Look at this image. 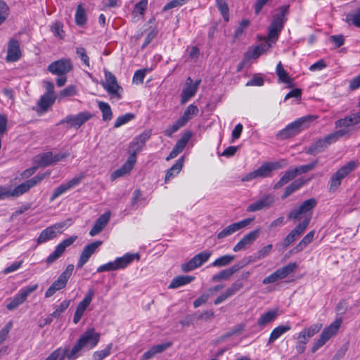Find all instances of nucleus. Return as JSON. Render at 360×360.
<instances>
[{
	"mask_svg": "<svg viewBox=\"0 0 360 360\" xmlns=\"http://www.w3.org/2000/svg\"><path fill=\"white\" fill-rule=\"evenodd\" d=\"M192 135L193 134L191 131H188L184 133L181 138L176 141L173 148L178 151V153H181L191 138Z\"/></svg>",
	"mask_w": 360,
	"mask_h": 360,
	"instance_id": "49530a36",
	"label": "nucleus"
},
{
	"mask_svg": "<svg viewBox=\"0 0 360 360\" xmlns=\"http://www.w3.org/2000/svg\"><path fill=\"white\" fill-rule=\"evenodd\" d=\"M201 82V79L196 80L193 83L191 77H188L186 81L185 87L181 95V103L184 104L195 96Z\"/></svg>",
	"mask_w": 360,
	"mask_h": 360,
	"instance_id": "b1692460",
	"label": "nucleus"
},
{
	"mask_svg": "<svg viewBox=\"0 0 360 360\" xmlns=\"http://www.w3.org/2000/svg\"><path fill=\"white\" fill-rule=\"evenodd\" d=\"M63 23L56 21L51 27V31L56 37L63 39L65 37V32L63 30Z\"/></svg>",
	"mask_w": 360,
	"mask_h": 360,
	"instance_id": "052dcab7",
	"label": "nucleus"
},
{
	"mask_svg": "<svg viewBox=\"0 0 360 360\" xmlns=\"http://www.w3.org/2000/svg\"><path fill=\"white\" fill-rule=\"evenodd\" d=\"M105 82L103 84V88L108 92L111 98H116L117 100L121 98L119 91H122V88L117 84V79L110 72H105Z\"/></svg>",
	"mask_w": 360,
	"mask_h": 360,
	"instance_id": "a211bd4d",
	"label": "nucleus"
},
{
	"mask_svg": "<svg viewBox=\"0 0 360 360\" xmlns=\"http://www.w3.org/2000/svg\"><path fill=\"white\" fill-rule=\"evenodd\" d=\"M82 176H75L74 178L68 181L67 183L62 184L60 186H58L57 188L54 189L51 196L50 197V201H54L56 198L66 193L68 191L78 186L80 184L81 181L82 180Z\"/></svg>",
	"mask_w": 360,
	"mask_h": 360,
	"instance_id": "4be33fe9",
	"label": "nucleus"
},
{
	"mask_svg": "<svg viewBox=\"0 0 360 360\" xmlns=\"http://www.w3.org/2000/svg\"><path fill=\"white\" fill-rule=\"evenodd\" d=\"M311 217H306L303 221L297 224L283 239L282 243L283 249L288 248L297 238H299L307 229L309 224Z\"/></svg>",
	"mask_w": 360,
	"mask_h": 360,
	"instance_id": "4468645a",
	"label": "nucleus"
},
{
	"mask_svg": "<svg viewBox=\"0 0 360 360\" xmlns=\"http://www.w3.org/2000/svg\"><path fill=\"white\" fill-rule=\"evenodd\" d=\"M67 356L63 351V347L55 349L45 360H65Z\"/></svg>",
	"mask_w": 360,
	"mask_h": 360,
	"instance_id": "6e6d98bb",
	"label": "nucleus"
},
{
	"mask_svg": "<svg viewBox=\"0 0 360 360\" xmlns=\"http://www.w3.org/2000/svg\"><path fill=\"white\" fill-rule=\"evenodd\" d=\"M260 229H255L245 234L233 247V250L236 252L246 249L252 244L259 236Z\"/></svg>",
	"mask_w": 360,
	"mask_h": 360,
	"instance_id": "393cba45",
	"label": "nucleus"
},
{
	"mask_svg": "<svg viewBox=\"0 0 360 360\" xmlns=\"http://www.w3.org/2000/svg\"><path fill=\"white\" fill-rule=\"evenodd\" d=\"M297 267L296 262H290L287 265L276 269L274 272L269 276L264 278L262 281L264 285L274 283L279 280L287 278L289 275L292 274Z\"/></svg>",
	"mask_w": 360,
	"mask_h": 360,
	"instance_id": "1a4fd4ad",
	"label": "nucleus"
},
{
	"mask_svg": "<svg viewBox=\"0 0 360 360\" xmlns=\"http://www.w3.org/2000/svg\"><path fill=\"white\" fill-rule=\"evenodd\" d=\"M306 181V180H304L302 179H297L292 181L290 185H288L285 188L283 194L281 195V198H287L291 194L301 188L305 184Z\"/></svg>",
	"mask_w": 360,
	"mask_h": 360,
	"instance_id": "72a5a7b5",
	"label": "nucleus"
},
{
	"mask_svg": "<svg viewBox=\"0 0 360 360\" xmlns=\"http://www.w3.org/2000/svg\"><path fill=\"white\" fill-rule=\"evenodd\" d=\"M150 138L149 132H143L141 134L136 136L131 142H130L128 153V158L135 160L136 162V155L141 151L146 141Z\"/></svg>",
	"mask_w": 360,
	"mask_h": 360,
	"instance_id": "2eb2a0df",
	"label": "nucleus"
},
{
	"mask_svg": "<svg viewBox=\"0 0 360 360\" xmlns=\"http://www.w3.org/2000/svg\"><path fill=\"white\" fill-rule=\"evenodd\" d=\"M291 330V326L287 325H280L276 327L271 333L269 338L268 344L274 342L277 339L281 337L284 333Z\"/></svg>",
	"mask_w": 360,
	"mask_h": 360,
	"instance_id": "c9c22d12",
	"label": "nucleus"
},
{
	"mask_svg": "<svg viewBox=\"0 0 360 360\" xmlns=\"http://www.w3.org/2000/svg\"><path fill=\"white\" fill-rule=\"evenodd\" d=\"M212 255L211 251H204L195 255L188 262L181 264V270L184 272L191 271L196 268L200 266L203 263L206 262Z\"/></svg>",
	"mask_w": 360,
	"mask_h": 360,
	"instance_id": "f3484780",
	"label": "nucleus"
},
{
	"mask_svg": "<svg viewBox=\"0 0 360 360\" xmlns=\"http://www.w3.org/2000/svg\"><path fill=\"white\" fill-rule=\"evenodd\" d=\"M185 126L179 119H178L173 124L169 126L164 131L167 137H171L174 133L177 131L181 127Z\"/></svg>",
	"mask_w": 360,
	"mask_h": 360,
	"instance_id": "603ef678",
	"label": "nucleus"
},
{
	"mask_svg": "<svg viewBox=\"0 0 360 360\" xmlns=\"http://www.w3.org/2000/svg\"><path fill=\"white\" fill-rule=\"evenodd\" d=\"M110 214V212H105L96 219L93 228L89 231V235L91 236H94L102 231L109 221Z\"/></svg>",
	"mask_w": 360,
	"mask_h": 360,
	"instance_id": "c85d7f7f",
	"label": "nucleus"
},
{
	"mask_svg": "<svg viewBox=\"0 0 360 360\" xmlns=\"http://www.w3.org/2000/svg\"><path fill=\"white\" fill-rule=\"evenodd\" d=\"M100 340V334L94 328H88L83 333L72 349L63 348L68 360H75L82 355L83 349L90 350L94 348Z\"/></svg>",
	"mask_w": 360,
	"mask_h": 360,
	"instance_id": "f257e3e1",
	"label": "nucleus"
},
{
	"mask_svg": "<svg viewBox=\"0 0 360 360\" xmlns=\"http://www.w3.org/2000/svg\"><path fill=\"white\" fill-rule=\"evenodd\" d=\"M244 285L239 280L233 283L224 292L221 293L214 301L215 305H218L231 297L236 294L243 288Z\"/></svg>",
	"mask_w": 360,
	"mask_h": 360,
	"instance_id": "bb28decb",
	"label": "nucleus"
},
{
	"mask_svg": "<svg viewBox=\"0 0 360 360\" xmlns=\"http://www.w3.org/2000/svg\"><path fill=\"white\" fill-rule=\"evenodd\" d=\"M349 131L346 129H340L336 131L328 134L322 139H319L311 143L307 149L306 153L309 155H316L324 151L330 144L335 143L345 136H347Z\"/></svg>",
	"mask_w": 360,
	"mask_h": 360,
	"instance_id": "7ed1b4c3",
	"label": "nucleus"
},
{
	"mask_svg": "<svg viewBox=\"0 0 360 360\" xmlns=\"http://www.w3.org/2000/svg\"><path fill=\"white\" fill-rule=\"evenodd\" d=\"M101 244L102 241L96 240L86 245L80 255L77 267L79 269L82 268Z\"/></svg>",
	"mask_w": 360,
	"mask_h": 360,
	"instance_id": "a878e982",
	"label": "nucleus"
},
{
	"mask_svg": "<svg viewBox=\"0 0 360 360\" xmlns=\"http://www.w3.org/2000/svg\"><path fill=\"white\" fill-rule=\"evenodd\" d=\"M359 160H352L341 167L330 180V191H335L340 186L342 180L354 171L359 166Z\"/></svg>",
	"mask_w": 360,
	"mask_h": 360,
	"instance_id": "39448f33",
	"label": "nucleus"
},
{
	"mask_svg": "<svg viewBox=\"0 0 360 360\" xmlns=\"http://www.w3.org/2000/svg\"><path fill=\"white\" fill-rule=\"evenodd\" d=\"M316 205L317 200L315 198H311L306 200L300 205L298 208L291 210L288 213V217L290 219L297 220L300 219L301 215L307 214L309 213L305 217V218L308 217H311V212L313 209L316 206Z\"/></svg>",
	"mask_w": 360,
	"mask_h": 360,
	"instance_id": "f8f14e48",
	"label": "nucleus"
},
{
	"mask_svg": "<svg viewBox=\"0 0 360 360\" xmlns=\"http://www.w3.org/2000/svg\"><path fill=\"white\" fill-rule=\"evenodd\" d=\"M60 227L59 225H54L44 229L37 238V243L41 244L55 238L56 236V230Z\"/></svg>",
	"mask_w": 360,
	"mask_h": 360,
	"instance_id": "473e14b6",
	"label": "nucleus"
},
{
	"mask_svg": "<svg viewBox=\"0 0 360 360\" xmlns=\"http://www.w3.org/2000/svg\"><path fill=\"white\" fill-rule=\"evenodd\" d=\"M322 328V324L317 323L311 326L306 328L303 330L304 333L307 335L308 338H311L316 333H318Z\"/></svg>",
	"mask_w": 360,
	"mask_h": 360,
	"instance_id": "13d9d810",
	"label": "nucleus"
},
{
	"mask_svg": "<svg viewBox=\"0 0 360 360\" xmlns=\"http://www.w3.org/2000/svg\"><path fill=\"white\" fill-rule=\"evenodd\" d=\"M318 163L317 160H315L309 164L301 165L300 167L294 168L296 175L307 173L314 169Z\"/></svg>",
	"mask_w": 360,
	"mask_h": 360,
	"instance_id": "864d4df0",
	"label": "nucleus"
},
{
	"mask_svg": "<svg viewBox=\"0 0 360 360\" xmlns=\"http://www.w3.org/2000/svg\"><path fill=\"white\" fill-rule=\"evenodd\" d=\"M70 303V300H64L60 304L56 309V310L51 314V316L58 318L60 316L61 313L65 311L69 307Z\"/></svg>",
	"mask_w": 360,
	"mask_h": 360,
	"instance_id": "0e129e2a",
	"label": "nucleus"
},
{
	"mask_svg": "<svg viewBox=\"0 0 360 360\" xmlns=\"http://www.w3.org/2000/svg\"><path fill=\"white\" fill-rule=\"evenodd\" d=\"M147 6L148 0H140V1L134 6L133 13L143 15L145 11L147 9Z\"/></svg>",
	"mask_w": 360,
	"mask_h": 360,
	"instance_id": "e2e57ef3",
	"label": "nucleus"
},
{
	"mask_svg": "<svg viewBox=\"0 0 360 360\" xmlns=\"http://www.w3.org/2000/svg\"><path fill=\"white\" fill-rule=\"evenodd\" d=\"M250 21L248 20H243L238 27L236 28L235 33H234V37L238 38L244 32V30L249 26Z\"/></svg>",
	"mask_w": 360,
	"mask_h": 360,
	"instance_id": "774afa93",
	"label": "nucleus"
},
{
	"mask_svg": "<svg viewBox=\"0 0 360 360\" xmlns=\"http://www.w3.org/2000/svg\"><path fill=\"white\" fill-rule=\"evenodd\" d=\"M94 295V292L92 289H89L84 299L78 304L76 311L82 313L84 314V311H86V308L89 307V305L91 304L93 297Z\"/></svg>",
	"mask_w": 360,
	"mask_h": 360,
	"instance_id": "ea45409f",
	"label": "nucleus"
},
{
	"mask_svg": "<svg viewBox=\"0 0 360 360\" xmlns=\"http://www.w3.org/2000/svg\"><path fill=\"white\" fill-rule=\"evenodd\" d=\"M184 162V157L179 158L176 163L170 167L165 174V182L168 181L170 179L176 176L181 170Z\"/></svg>",
	"mask_w": 360,
	"mask_h": 360,
	"instance_id": "e433bc0d",
	"label": "nucleus"
},
{
	"mask_svg": "<svg viewBox=\"0 0 360 360\" xmlns=\"http://www.w3.org/2000/svg\"><path fill=\"white\" fill-rule=\"evenodd\" d=\"M86 22V16L85 9L79 4L77 6L75 13V22L78 26H83Z\"/></svg>",
	"mask_w": 360,
	"mask_h": 360,
	"instance_id": "8fccbe9b",
	"label": "nucleus"
},
{
	"mask_svg": "<svg viewBox=\"0 0 360 360\" xmlns=\"http://www.w3.org/2000/svg\"><path fill=\"white\" fill-rule=\"evenodd\" d=\"M281 167V164L278 162H265L262 164L258 169L249 172L248 174L244 175L241 178V181L246 182L250 181L256 179H264L268 176H270L271 172L274 170H276Z\"/></svg>",
	"mask_w": 360,
	"mask_h": 360,
	"instance_id": "0eeeda50",
	"label": "nucleus"
},
{
	"mask_svg": "<svg viewBox=\"0 0 360 360\" xmlns=\"http://www.w3.org/2000/svg\"><path fill=\"white\" fill-rule=\"evenodd\" d=\"M235 259L234 255H225L216 259L212 263V266L214 267H222L230 264Z\"/></svg>",
	"mask_w": 360,
	"mask_h": 360,
	"instance_id": "de8ad7c7",
	"label": "nucleus"
},
{
	"mask_svg": "<svg viewBox=\"0 0 360 360\" xmlns=\"http://www.w3.org/2000/svg\"><path fill=\"white\" fill-rule=\"evenodd\" d=\"M29 186H27L25 182H23L16 186L13 191L10 190V195L11 196H20L22 195L23 193H26L27 191H29Z\"/></svg>",
	"mask_w": 360,
	"mask_h": 360,
	"instance_id": "680f3d73",
	"label": "nucleus"
},
{
	"mask_svg": "<svg viewBox=\"0 0 360 360\" xmlns=\"http://www.w3.org/2000/svg\"><path fill=\"white\" fill-rule=\"evenodd\" d=\"M172 345V342H167L163 344L155 345L147 352H144L140 360H150L153 359L156 354H160L167 349L169 348Z\"/></svg>",
	"mask_w": 360,
	"mask_h": 360,
	"instance_id": "c756f323",
	"label": "nucleus"
},
{
	"mask_svg": "<svg viewBox=\"0 0 360 360\" xmlns=\"http://www.w3.org/2000/svg\"><path fill=\"white\" fill-rule=\"evenodd\" d=\"M38 288V284L25 286L21 288L19 292L13 297L9 303L6 304V309L12 311L25 302L27 297Z\"/></svg>",
	"mask_w": 360,
	"mask_h": 360,
	"instance_id": "9b49d317",
	"label": "nucleus"
},
{
	"mask_svg": "<svg viewBox=\"0 0 360 360\" xmlns=\"http://www.w3.org/2000/svg\"><path fill=\"white\" fill-rule=\"evenodd\" d=\"M98 108L102 112V118L105 122L111 120L112 117V112L111 108L108 103L99 101L98 103Z\"/></svg>",
	"mask_w": 360,
	"mask_h": 360,
	"instance_id": "37998d69",
	"label": "nucleus"
},
{
	"mask_svg": "<svg viewBox=\"0 0 360 360\" xmlns=\"http://www.w3.org/2000/svg\"><path fill=\"white\" fill-rule=\"evenodd\" d=\"M198 108L196 105L191 104L186 108L182 116H181L179 119L183 124H184V125H186V123L190 121L193 116L198 113Z\"/></svg>",
	"mask_w": 360,
	"mask_h": 360,
	"instance_id": "58836bf2",
	"label": "nucleus"
},
{
	"mask_svg": "<svg viewBox=\"0 0 360 360\" xmlns=\"http://www.w3.org/2000/svg\"><path fill=\"white\" fill-rule=\"evenodd\" d=\"M72 68L71 60L63 58L50 63L47 70L53 75L63 76L70 72Z\"/></svg>",
	"mask_w": 360,
	"mask_h": 360,
	"instance_id": "ddd939ff",
	"label": "nucleus"
},
{
	"mask_svg": "<svg viewBox=\"0 0 360 360\" xmlns=\"http://www.w3.org/2000/svg\"><path fill=\"white\" fill-rule=\"evenodd\" d=\"M55 101L54 95L44 94L38 102V105L43 110H46Z\"/></svg>",
	"mask_w": 360,
	"mask_h": 360,
	"instance_id": "09e8293b",
	"label": "nucleus"
},
{
	"mask_svg": "<svg viewBox=\"0 0 360 360\" xmlns=\"http://www.w3.org/2000/svg\"><path fill=\"white\" fill-rule=\"evenodd\" d=\"M276 310L269 311L260 316V318L257 320V324L259 326H265L269 323L273 321L276 318Z\"/></svg>",
	"mask_w": 360,
	"mask_h": 360,
	"instance_id": "a18cd8bd",
	"label": "nucleus"
},
{
	"mask_svg": "<svg viewBox=\"0 0 360 360\" xmlns=\"http://www.w3.org/2000/svg\"><path fill=\"white\" fill-rule=\"evenodd\" d=\"M77 238V236H73L63 240L55 248L54 251L46 258V262L48 265L53 263L60 257L62 256L66 248L70 246Z\"/></svg>",
	"mask_w": 360,
	"mask_h": 360,
	"instance_id": "6ab92c4d",
	"label": "nucleus"
},
{
	"mask_svg": "<svg viewBox=\"0 0 360 360\" xmlns=\"http://www.w3.org/2000/svg\"><path fill=\"white\" fill-rule=\"evenodd\" d=\"M195 279L192 276H178L174 277L168 286L169 289H176L190 283Z\"/></svg>",
	"mask_w": 360,
	"mask_h": 360,
	"instance_id": "f704fd0d",
	"label": "nucleus"
},
{
	"mask_svg": "<svg viewBox=\"0 0 360 360\" xmlns=\"http://www.w3.org/2000/svg\"><path fill=\"white\" fill-rule=\"evenodd\" d=\"M134 117V115L132 113H127L124 115L118 117L114 124V127L115 128H118L121 127L122 125L127 123L131 120H132Z\"/></svg>",
	"mask_w": 360,
	"mask_h": 360,
	"instance_id": "4d7b16f0",
	"label": "nucleus"
},
{
	"mask_svg": "<svg viewBox=\"0 0 360 360\" xmlns=\"http://www.w3.org/2000/svg\"><path fill=\"white\" fill-rule=\"evenodd\" d=\"M288 11L289 5H283L277 9V13L274 15L269 27L266 41L268 46H271V44H274L278 40L279 34L283 29L285 22L287 20L286 15Z\"/></svg>",
	"mask_w": 360,
	"mask_h": 360,
	"instance_id": "f03ea898",
	"label": "nucleus"
},
{
	"mask_svg": "<svg viewBox=\"0 0 360 360\" xmlns=\"http://www.w3.org/2000/svg\"><path fill=\"white\" fill-rule=\"evenodd\" d=\"M68 155L69 153H66L53 154L52 152H47L39 155L37 162L40 167H47L56 164Z\"/></svg>",
	"mask_w": 360,
	"mask_h": 360,
	"instance_id": "5701e85b",
	"label": "nucleus"
},
{
	"mask_svg": "<svg viewBox=\"0 0 360 360\" xmlns=\"http://www.w3.org/2000/svg\"><path fill=\"white\" fill-rule=\"evenodd\" d=\"M252 221V218H247L240 221L231 224L223 229L220 232H219L217 235V239L221 240L226 237H228L237 231L248 226Z\"/></svg>",
	"mask_w": 360,
	"mask_h": 360,
	"instance_id": "412c9836",
	"label": "nucleus"
},
{
	"mask_svg": "<svg viewBox=\"0 0 360 360\" xmlns=\"http://www.w3.org/2000/svg\"><path fill=\"white\" fill-rule=\"evenodd\" d=\"M92 115L89 112H81L75 115H69L61 120L57 124L60 125L65 123L68 124L69 127L79 128L86 122L90 120Z\"/></svg>",
	"mask_w": 360,
	"mask_h": 360,
	"instance_id": "dca6fc26",
	"label": "nucleus"
},
{
	"mask_svg": "<svg viewBox=\"0 0 360 360\" xmlns=\"http://www.w3.org/2000/svg\"><path fill=\"white\" fill-rule=\"evenodd\" d=\"M112 347V344L110 343L103 349L94 352L92 356L93 360H103L110 354Z\"/></svg>",
	"mask_w": 360,
	"mask_h": 360,
	"instance_id": "3c124183",
	"label": "nucleus"
},
{
	"mask_svg": "<svg viewBox=\"0 0 360 360\" xmlns=\"http://www.w3.org/2000/svg\"><path fill=\"white\" fill-rule=\"evenodd\" d=\"M345 21L349 25H352L360 28V8L346 15Z\"/></svg>",
	"mask_w": 360,
	"mask_h": 360,
	"instance_id": "c03bdc74",
	"label": "nucleus"
},
{
	"mask_svg": "<svg viewBox=\"0 0 360 360\" xmlns=\"http://www.w3.org/2000/svg\"><path fill=\"white\" fill-rule=\"evenodd\" d=\"M74 270V265L69 264L65 271L58 276L51 286L45 292V297L53 296L58 290L64 288L66 286L68 279L71 276Z\"/></svg>",
	"mask_w": 360,
	"mask_h": 360,
	"instance_id": "6e6552de",
	"label": "nucleus"
},
{
	"mask_svg": "<svg viewBox=\"0 0 360 360\" xmlns=\"http://www.w3.org/2000/svg\"><path fill=\"white\" fill-rule=\"evenodd\" d=\"M9 14V8L4 0H0V25L6 20Z\"/></svg>",
	"mask_w": 360,
	"mask_h": 360,
	"instance_id": "bf43d9fd",
	"label": "nucleus"
},
{
	"mask_svg": "<svg viewBox=\"0 0 360 360\" xmlns=\"http://www.w3.org/2000/svg\"><path fill=\"white\" fill-rule=\"evenodd\" d=\"M315 117L311 115H307L302 117L295 121L288 124L285 128L280 130L276 134V138L279 140H284L296 136L301 131L309 127V123H311Z\"/></svg>",
	"mask_w": 360,
	"mask_h": 360,
	"instance_id": "20e7f679",
	"label": "nucleus"
},
{
	"mask_svg": "<svg viewBox=\"0 0 360 360\" xmlns=\"http://www.w3.org/2000/svg\"><path fill=\"white\" fill-rule=\"evenodd\" d=\"M21 56L20 41L14 38H11L8 44L6 60L8 62H15L20 60Z\"/></svg>",
	"mask_w": 360,
	"mask_h": 360,
	"instance_id": "cd10ccee",
	"label": "nucleus"
},
{
	"mask_svg": "<svg viewBox=\"0 0 360 360\" xmlns=\"http://www.w3.org/2000/svg\"><path fill=\"white\" fill-rule=\"evenodd\" d=\"M117 269V266L116 265L115 261L109 262L106 264H104L103 265H101L97 269V272L101 273L103 271H116Z\"/></svg>",
	"mask_w": 360,
	"mask_h": 360,
	"instance_id": "69168bd1",
	"label": "nucleus"
},
{
	"mask_svg": "<svg viewBox=\"0 0 360 360\" xmlns=\"http://www.w3.org/2000/svg\"><path fill=\"white\" fill-rule=\"evenodd\" d=\"M359 123V122L357 120L354 113H352L349 115L345 117L344 118L338 120L335 122V124L337 128H342L347 129L349 131V134L347 135H349L350 131L349 130L348 128L354 126Z\"/></svg>",
	"mask_w": 360,
	"mask_h": 360,
	"instance_id": "7c9ffc66",
	"label": "nucleus"
},
{
	"mask_svg": "<svg viewBox=\"0 0 360 360\" xmlns=\"http://www.w3.org/2000/svg\"><path fill=\"white\" fill-rule=\"evenodd\" d=\"M217 8L225 20H229V7L225 0H216Z\"/></svg>",
	"mask_w": 360,
	"mask_h": 360,
	"instance_id": "5fc2aeb1",
	"label": "nucleus"
},
{
	"mask_svg": "<svg viewBox=\"0 0 360 360\" xmlns=\"http://www.w3.org/2000/svg\"><path fill=\"white\" fill-rule=\"evenodd\" d=\"M297 176L295 171L293 169H288L286 171L284 174L281 177L277 183H276L274 186V189H278L281 188L283 186L288 183L290 181L293 179Z\"/></svg>",
	"mask_w": 360,
	"mask_h": 360,
	"instance_id": "a19ab883",
	"label": "nucleus"
},
{
	"mask_svg": "<svg viewBox=\"0 0 360 360\" xmlns=\"http://www.w3.org/2000/svg\"><path fill=\"white\" fill-rule=\"evenodd\" d=\"M315 231H311L309 232L300 242L299 243L292 249L290 251L292 253H298L304 250L308 244H309L314 236Z\"/></svg>",
	"mask_w": 360,
	"mask_h": 360,
	"instance_id": "4c0bfd02",
	"label": "nucleus"
},
{
	"mask_svg": "<svg viewBox=\"0 0 360 360\" xmlns=\"http://www.w3.org/2000/svg\"><path fill=\"white\" fill-rule=\"evenodd\" d=\"M76 53L80 58L83 63L86 66L89 67V58L86 53V50L83 47H78L76 49Z\"/></svg>",
	"mask_w": 360,
	"mask_h": 360,
	"instance_id": "338daca9",
	"label": "nucleus"
},
{
	"mask_svg": "<svg viewBox=\"0 0 360 360\" xmlns=\"http://www.w3.org/2000/svg\"><path fill=\"white\" fill-rule=\"evenodd\" d=\"M342 321L340 319L336 320L333 322L329 326L326 327L321 332L319 338L314 344L311 352L314 353L320 347H321L332 336L336 334L338 330L341 325Z\"/></svg>",
	"mask_w": 360,
	"mask_h": 360,
	"instance_id": "9d476101",
	"label": "nucleus"
},
{
	"mask_svg": "<svg viewBox=\"0 0 360 360\" xmlns=\"http://www.w3.org/2000/svg\"><path fill=\"white\" fill-rule=\"evenodd\" d=\"M140 256L138 253H126L122 257L115 259L117 269H123L130 264L134 259L139 260Z\"/></svg>",
	"mask_w": 360,
	"mask_h": 360,
	"instance_id": "2f4dec72",
	"label": "nucleus"
},
{
	"mask_svg": "<svg viewBox=\"0 0 360 360\" xmlns=\"http://www.w3.org/2000/svg\"><path fill=\"white\" fill-rule=\"evenodd\" d=\"M359 160H352L341 167L330 180V191H335L340 186L342 180L354 171L359 166Z\"/></svg>",
	"mask_w": 360,
	"mask_h": 360,
	"instance_id": "423d86ee",
	"label": "nucleus"
},
{
	"mask_svg": "<svg viewBox=\"0 0 360 360\" xmlns=\"http://www.w3.org/2000/svg\"><path fill=\"white\" fill-rule=\"evenodd\" d=\"M275 202V196L272 193H268L250 204L247 207L248 212H257L269 208Z\"/></svg>",
	"mask_w": 360,
	"mask_h": 360,
	"instance_id": "aec40b11",
	"label": "nucleus"
},
{
	"mask_svg": "<svg viewBox=\"0 0 360 360\" xmlns=\"http://www.w3.org/2000/svg\"><path fill=\"white\" fill-rule=\"evenodd\" d=\"M276 74L278 77V80L284 84L291 86L292 84V79L289 77L288 72L284 70L281 62H279L276 65Z\"/></svg>",
	"mask_w": 360,
	"mask_h": 360,
	"instance_id": "79ce46f5",
	"label": "nucleus"
}]
</instances>
